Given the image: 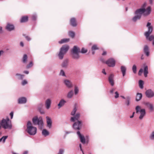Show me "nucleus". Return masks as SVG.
I'll return each mask as SVG.
<instances>
[{
    "label": "nucleus",
    "instance_id": "338daca9",
    "mask_svg": "<svg viewBox=\"0 0 154 154\" xmlns=\"http://www.w3.org/2000/svg\"><path fill=\"white\" fill-rule=\"evenodd\" d=\"M149 2L150 4H152L153 2L152 0H149Z\"/></svg>",
    "mask_w": 154,
    "mask_h": 154
},
{
    "label": "nucleus",
    "instance_id": "f8f14e48",
    "mask_svg": "<svg viewBox=\"0 0 154 154\" xmlns=\"http://www.w3.org/2000/svg\"><path fill=\"white\" fill-rule=\"evenodd\" d=\"M80 52V49L76 46H74L72 50V53H79Z\"/></svg>",
    "mask_w": 154,
    "mask_h": 154
},
{
    "label": "nucleus",
    "instance_id": "6e6d98bb",
    "mask_svg": "<svg viewBox=\"0 0 154 154\" xmlns=\"http://www.w3.org/2000/svg\"><path fill=\"white\" fill-rule=\"evenodd\" d=\"M146 3H144V4L142 6V8H144L146 10L147 9H145V8L146 7Z\"/></svg>",
    "mask_w": 154,
    "mask_h": 154
},
{
    "label": "nucleus",
    "instance_id": "72a5a7b5",
    "mask_svg": "<svg viewBox=\"0 0 154 154\" xmlns=\"http://www.w3.org/2000/svg\"><path fill=\"white\" fill-rule=\"evenodd\" d=\"M16 75L18 76V79H22L24 76V75H21L18 73L16 74Z\"/></svg>",
    "mask_w": 154,
    "mask_h": 154
},
{
    "label": "nucleus",
    "instance_id": "393cba45",
    "mask_svg": "<svg viewBox=\"0 0 154 154\" xmlns=\"http://www.w3.org/2000/svg\"><path fill=\"white\" fill-rule=\"evenodd\" d=\"M121 71L122 73L123 76H124L126 73V69L125 67L123 66H122L121 67Z\"/></svg>",
    "mask_w": 154,
    "mask_h": 154
},
{
    "label": "nucleus",
    "instance_id": "680f3d73",
    "mask_svg": "<svg viewBox=\"0 0 154 154\" xmlns=\"http://www.w3.org/2000/svg\"><path fill=\"white\" fill-rule=\"evenodd\" d=\"M20 45L22 47L23 46V43L22 42H20Z\"/></svg>",
    "mask_w": 154,
    "mask_h": 154
},
{
    "label": "nucleus",
    "instance_id": "6ab92c4d",
    "mask_svg": "<svg viewBox=\"0 0 154 154\" xmlns=\"http://www.w3.org/2000/svg\"><path fill=\"white\" fill-rule=\"evenodd\" d=\"M144 51L147 56H149V48L146 45L144 46Z\"/></svg>",
    "mask_w": 154,
    "mask_h": 154
},
{
    "label": "nucleus",
    "instance_id": "4468645a",
    "mask_svg": "<svg viewBox=\"0 0 154 154\" xmlns=\"http://www.w3.org/2000/svg\"><path fill=\"white\" fill-rule=\"evenodd\" d=\"M80 114L79 113H77L76 114L74 117H72L71 119V121L74 122L75 120H78L79 118L80 117Z\"/></svg>",
    "mask_w": 154,
    "mask_h": 154
},
{
    "label": "nucleus",
    "instance_id": "49530a36",
    "mask_svg": "<svg viewBox=\"0 0 154 154\" xmlns=\"http://www.w3.org/2000/svg\"><path fill=\"white\" fill-rule=\"evenodd\" d=\"M129 100H130V98L129 97H128L127 98V100L126 101V104H127V105L128 106L129 105Z\"/></svg>",
    "mask_w": 154,
    "mask_h": 154
},
{
    "label": "nucleus",
    "instance_id": "8fccbe9b",
    "mask_svg": "<svg viewBox=\"0 0 154 154\" xmlns=\"http://www.w3.org/2000/svg\"><path fill=\"white\" fill-rule=\"evenodd\" d=\"M143 69H140L139 71V72H138V75H141V74H142V73L143 72Z\"/></svg>",
    "mask_w": 154,
    "mask_h": 154
},
{
    "label": "nucleus",
    "instance_id": "c9c22d12",
    "mask_svg": "<svg viewBox=\"0 0 154 154\" xmlns=\"http://www.w3.org/2000/svg\"><path fill=\"white\" fill-rule=\"evenodd\" d=\"M146 105H147V106L149 107V109H150L152 110L153 109V106L152 104H151L150 103H146Z\"/></svg>",
    "mask_w": 154,
    "mask_h": 154
},
{
    "label": "nucleus",
    "instance_id": "bb28decb",
    "mask_svg": "<svg viewBox=\"0 0 154 154\" xmlns=\"http://www.w3.org/2000/svg\"><path fill=\"white\" fill-rule=\"evenodd\" d=\"M14 27L13 24L8 23L6 29H14Z\"/></svg>",
    "mask_w": 154,
    "mask_h": 154
},
{
    "label": "nucleus",
    "instance_id": "f257e3e1",
    "mask_svg": "<svg viewBox=\"0 0 154 154\" xmlns=\"http://www.w3.org/2000/svg\"><path fill=\"white\" fill-rule=\"evenodd\" d=\"M151 11L150 6L148 7L146 10L144 8L138 9L135 11V16L133 18L132 20L133 22H135L137 20L140 19L143 14L145 16H147L150 14Z\"/></svg>",
    "mask_w": 154,
    "mask_h": 154
},
{
    "label": "nucleus",
    "instance_id": "0eeeda50",
    "mask_svg": "<svg viewBox=\"0 0 154 154\" xmlns=\"http://www.w3.org/2000/svg\"><path fill=\"white\" fill-rule=\"evenodd\" d=\"M82 126L81 121H78L75 122L73 124V128L75 130H79Z\"/></svg>",
    "mask_w": 154,
    "mask_h": 154
},
{
    "label": "nucleus",
    "instance_id": "9b49d317",
    "mask_svg": "<svg viewBox=\"0 0 154 154\" xmlns=\"http://www.w3.org/2000/svg\"><path fill=\"white\" fill-rule=\"evenodd\" d=\"M77 134L81 142L83 144L85 143V139L84 136L82 135L79 131H78Z\"/></svg>",
    "mask_w": 154,
    "mask_h": 154
},
{
    "label": "nucleus",
    "instance_id": "58836bf2",
    "mask_svg": "<svg viewBox=\"0 0 154 154\" xmlns=\"http://www.w3.org/2000/svg\"><path fill=\"white\" fill-rule=\"evenodd\" d=\"M147 26L148 27V29H153V26H151V23L149 22H148L147 24Z\"/></svg>",
    "mask_w": 154,
    "mask_h": 154
},
{
    "label": "nucleus",
    "instance_id": "cd10ccee",
    "mask_svg": "<svg viewBox=\"0 0 154 154\" xmlns=\"http://www.w3.org/2000/svg\"><path fill=\"white\" fill-rule=\"evenodd\" d=\"M28 17L27 16L23 17L21 18L20 20V22L21 23H23L26 22L28 21Z\"/></svg>",
    "mask_w": 154,
    "mask_h": 154
},
{
    "label": "nucleus",
    "instance_id": "c756f323",
    "mask_svg": "<svg viewBox=\"0 0 154 154\" xmlns=\"http://www.w3.org/2000/svg\"><path fill=\"white\" fill-rule=\"evenodd\" d=\"M68 60H64L62 63V66L63 67H66L68 65Z\"/></svg>",
    "mask_w": 154,
    "mask_h": 154
},
{
    "label": "nucleus",
    "instance_id": "f03ea898",
    "mask_svg": "<svg viewBox=\"0 0 154 154\" xmlns=\"http://www.w3.org/2000/svg\"><path fill=\"white\" fill-rule=\"evenodd\" d=\"M12 127L11 121L8 117L6 119H3L1 121H0V129L2 127L5 129H11Z\"/></svg>",
    "mask_w": 154,
    "mask_h": 154
},
{
    "label": "nucleus",
    "instance_id": "b1692460",
    "mask_svg": "<svg viewBox=\"0 0 154 154\" xmlns=\"http://www.w3.org/2000/svg\"><path fill=\"white\" fill-rule=\"evenodd\" d=\"M70 24L73 26H75L76 25V23L75 19V18H73L70 20Z\"/></svg>",
    "mask_w": 154,
    "mask_h": 154
},
{
    "label": "nucleus",
    "instance_id": "3c124183",
    "mask_svg": "<svg viewBox=\"0 0 154 154\" xmlns=\"http://www.w3.org/2000/svg\"><path fill=\"white\" fill-rule=\"evenodd\" d=\"M27 82L26 80H24L22 81V85H24L27 84Z\"/></svg>",
    "mask_w": 154,
    "mask_h": 154
},
{
    "label": "nucleus",
    "instance_id": "2eb2a0df",
    "mask_svg": "<svg viewBox=\"0 0 154 154\" xmlns=\"http://www.w3.org/2000/svg\"><path fill=\"white\" fill-rule=\"evenodd\" d=\"M140 115L139 117L140 119H142L145 115L146 112L145 109H141L140 111Z\"/></svg>",
    "mask_w": 154,
    "mask_h": 154
},
{
    "label": "nucleus",
    "instance_id": "e2e57ef3",
    "mask_svg": "<svg viewBox=\"0 0 154 154\" xmlns=\"http://www.w3.org/2000/svg\"><path fill=\"white\" fill-rule=\"evenodd\" d=\"M114 91V89H112L111 90H110V93H112Z\"/></svg>",
    "mask_w": 154,
    "mask_h": 154
},
{
    "label": "nucleus",
    "instance_id": "052dcab7",
    "mask_svg": "<svg viewBox=\"0 0 154 154\" xmlns=\"http://www.w3.org/2000/svg\"><path fill=\"white\" fill-rule=\"evenodd\" d=\"M102 72L103 74H104L105 75H106V72H105V69H103V70H102Z\"/></svg>",
    "mask_w": 154,
    "mask_h": 154
},
{
    "label": "nucleus",
    "instance_id": "0e129e2a",
    "mask_svg": "<svg viewBox=\"0 0 154 154\" xmlns=\"http://www.w3.org/2000/svg\"><path fill=\"white\" fill-rule=\"evenodd\" d=\"M135 113V112H133L132 115L130 117V118H132L134 116V115Z\"/></svg>",
    "mask_w": 154,
    "mask_h": 154
},
{
    "label": "nucleus",
    "instance_id": "ddd939ff",
    "mask_svg": "<svg viewBox=\"0 0 154 154\" xmlns=\"http://www.w3.org/2000/svg\"><path fill=\"white\" fill-rule=\"evenodd\" d=\"M51 100L49 99H47L45 101V105L46 106V108L48 109L49 108L51 103Z\"/></svg>",
    "mask_w": 154,
    "mask_h": 154
},
{
    "label": "nucleus",
    "instance_id": "13d9d810",
    "mask_svg": "<svg viewBox=\"0 0 154 154\" xmlns=\"http://www.w3.org/2000/svg\"><path fill=\"white\" fill-rule=\"evenodd\" d=\"M106 54L107 52L106 51H104L103 52V53L102 54V55L103 56H104L106 55Z\"/></svg>",
    "mask_w": 154,
    "mask_h": 154
},
{
    "label": "nucleus",
    "instance_id": "bf43d9fd",
    "mask_svg": "<svg viewBox=\"0 0 154 154\" xmlns=\"http://www.w3.org/2000/svg\"><path fill=\"white\" fill-rule=\"evenodd\" d=\"M10 115L11 117V119H12L13 116V112H11L10 113Z\"/></svg>",
    "mask_w": 154,
    "mask_h": 154
},
{
    "label": "nucleus",
    "instance_id": "20e7f679",
    "mask_svg": "<svg viewBox=\"0 0 154 154\" xmlns=\"http://www.w3.org/2000/svg\"><path fill=\"white\" fill-rule=\"evenodd\" d=\"M69 48V46L67 45H65L62 46L60 49V52L58 54L59 59L61 60L63 59L64 55L68 51Z\"/></svg>",
    "mask_w": 154,
    "mask_h": 154
},
{
    "label": "nucleus",
    "instance_id": "4d7b16f0",
    "mask_svg": "<svg viewBox=\"0 0 154 154\" xmlns=\"http://www.w3.org/2000/svg\"><path fill=\"white\" fill-rule=\"evenodd\" d=\"M23 35L25 36L24 35ZM25 38H26V39L28 41H29L31 39L30 37L28 36H25Z\"/></svg>",
    "mask_w": 154,
    "mask_h": 154
},
{
    "label": "nucleus",
    "instance_id": "5fc2aeb1",
    "mask_svg": "<svg viewBox=\"0 0 154 154\" xmlns=\"http://www.w3.org/2000/svg\"><path fill=\"white\" fill-rule=\"evenodd\" d=\"M115 94H116L115 96V97L116 98H117L119 97V94L118 92L117 91H116L115 92Z\"/></svg>",
    "mask_w": 154,
    "mask_h": 154
},
{
    "label": "nucleus",
    "instance_id": "e433bc0d",
    "mask_svg": "<svg viewBox=\"0 0 154 154\" xmlns=\"http://www.w3.org/2000/svg\"><path fill=\"white\" fill-rule=\"evenodd\" d=\"M76 105H75L74 106V108L73 109V111L71 113V115L72 116H73L75 115L76 111L77 109L76 108Z\"/></svg>",
    "mask_w": 154,
    "mask_h": 154
},
{
    "label": "nucleus",
    "instance_id": "37998d69",
    "mask_svg": "<svg viewBox=\"0 0 154 154\" xmlns=\"http://www.w3.org/2000/svg\"><path fill=\"white\" fill-rule=\"evenodd\" d=\"M87 50L85 49L84 48H82L81 50V51H80V52L82 53H85L87 52Z\"/></svg>",
    "mask_w": 154,
    "mask_h": 154
},
{
    "label": "nucleus",
    "instance_id": "7ed1b4c3",
    "mask_svg": "<svg viewBox=\"0 0 154 154\" xmlns=\"http://www.w3.org/2000/svg\"><path fill=\"white\" fill-rule=\"evenodd\" d=\"M26 131L30 135H34L37 132V128L36 127L32 125V123L30 121L27 122V125Z\"/></svg>",
    "mask_w": 154,
    "mask_h": 154
},
{
    "label": "nucleus",
    "instance_id": "a211bd4d",
    "mask_svg": "<svg viewBox=\"0 0 154 154\" xmlns=\"http://www.w3.org/2000/svg\"><path fill=\"white\" fill-rule=\"evenodd\" d=\"M47 119V123L48 127L50 128L52 122L50 118L48 116L46 117Z\"/></svg>",
    "mask_w": 154,
    "mask_h": 154
},
{
    "label": "nucleus",
    "instance_id": "9d476101",
    "mask_svg": "<svg viewBox=\"0 0 154 154\" xmlns=\"http://www.w3.org/2000/svg\"><path fill=\"white\" fill-rule=\"evenodd\" d=\"M114 75L113 74H111L109 75L108 78L109 82L112 86H113L114 84Z\"/></svg>",
    "mask_w": 154,
    "mask_h": 154
},
{
    "label": "nucleus",
    "instance_id": "79ce46f5",
    "mask_svg": "<svg viewBox=\"0 0 154 154\" xmlns=\"http://www.w3.org/2000/svg\"><path fill=\"white\" fill-rule=\"evenodd\" d=\"M150 138L152 140H154V131L152 132L150 136Z\"/></svg>",
    "mask_w": 154,
    "mask_h": 154
},
{
    "label": "nucleus",
    "instance_id": "f3484780",
    "mask_svg": "<svg viewBox=\"0 0 154 154\" xmlns=\"http://www.w3.org/2000/svg\"><path fill=\"white\" fill-rule=\"evenodd\" d=\"M26 102V99L25 97H22L18 100V103L20 104L24 103Z\"/></svg>",
    "mask_w": 154,
    "mask_h": 154
},
{
    "label": "nucleus",
    "instance_id": "4be33fe9",
    "mask_svg": "<svg viewBox=\"0 0 154 154\" xmlns=\"http://www.w3.org/2000/svg\"><path fill=\"white\" fill-rule=\"evenodd\" d=\"M65 103H66V101L62 99L60 100L58 105V106H59V108H60Z\"/></svg>",
    "mask_w": 154,
    "mask_h": 154
},
{
    "label": "nucleus",
    "instance_id": "c03bdc74",
    "mask_svg": "<svg viewBox=\"0 0 154 154\" xmlns=\"http://www.w3.org/2000/svg\"><path fill=\"white\" fill-rule=\"evenodd\" d=\"M79 92V89L76 87H75V94H77Z\"/></svg>",
    "mask_w": 154,
    "mask_h": 154
},
{
    "label": "nucleus",
    "instance_id": "ea45409f",
    "mask_svg": "<svg viewBox=\"0 0 154 154\" xmlns=\"http://www.w3.org/2000/svg\"><path fill=\"white\" fill-rule=\"evenodd\" d=\"M8 136H3L0 139V142H1L2 140H3V141L4 142L5 140L7 138Z\"/></svg>",
    "mask_w": 154,
    "mask_h": 154
},
{
    "label": "nucleus",
    "instance_id": "6e6552de",
    "mask_svg": "<svg viewBox=\"0 0 154 154\" xmlns=\"http://www.w3.org/2000/svg\"><path fill=\"white\" fill-rule=\"evenodd\" d=\"M106 63L109 67H114L115 65V61L114 59L110 58L106 61Z\"/></svg>",
    "mask_w": 154,
    "mask_h": 154
},
{
    "label": "nucleus",
    "instance_id": "774afa93",
    "mask_svg": "<svg viewBox=\"0 0 154 154\" xmlns=\"http://www.w3.org/2000/svg\"><path fill=\"white\" fill-rule=\"evenodd\" d=\"M24 73L26 74H28L29 73V72L27 71H25L24 72Z\"/></svg>",
    "mask_w": 154,
    "mask_h": 154
},
{
    "label": "nucleus",
    "instance_id": "423d86ee",
    "mask_svg": "<svg viewBox=\"0 0 154 154\" xmlns=\"http://www.w3.org/2000/svg\"><path fill=\"white\" fill-rule=\"evenodd\" d=\"M152 32V29H148V31L145 33V35L147 39H148L150 41L153 40L152 44L154 45V35H152L149 37Z\"/></svg>",
    "mask_w": 154,
    "mask_h": 154
},
{
    "label": "nucleus",
    "instance_id": "5701e85b",
    "mask_svg": "<svg viewBox=\"0 0 154 154\" xmlns=\"http://www.w3.org/2000/svg\"><path fill=\"white\" fill-rule=\"evenodd\" d=\"M142 95L141 93H137L136 98V100L137 101H138L140 100L142 98Z\"/></svg>",
    "mask_w": 154,
    "mask_h": 154
},
{
    "label": "nucleus",
    "instance_id": "dca6fc26",
    "mask_svg": "<svg viewBox=\"0 0 154 154\" xmlns=\"http://www.w3.org/2000/svg\"><path fill=\"white\" fill-rule=\"evenodd\" d=\"M64 82L68 88H70L72 87V84L70 81L68 80H65L64 81Z\"/></svg>",
    "mask_w": 154,
    "mask_h": 154
},
{
    "label": "nucleus",
    "instance_id": "a18cd8bd",
    "mask_svg": "<svg viewBox=\"0 0 154 154\" xmlns=\"http://www.w3.org/2000/svg\"><path fill=\"white\" fill-rule=\"evenodd\" d=\"M37 18V16L36 14H34L32 15V19L34 20H36Z\"/></svg>",
    "mask_w": 154,
    "mask_h": 154
},
{
    "label": "nucleus",
    "instance_id": "1a4fd4ad",
    "mask_svg": "<svg viewBox=\"0 0 154 154\" xmlns=\"http://www.w3.org/2000/svg\"><path fill=\"white\" fill-rule=\"evenodd\" d=\"M146 96L148 98H151L154 96V93L151 90H147L145 92Z\"/></svg>",
    "mask_w": 154,
    "mask_h": 154
},
{
    "label": "nucleus",
    "instance_id": "864d4df0",
    "mask_svg": "<svg viewBox=\"0 0 154 154\" xmlns=\"http://www.w3.org/2000/svg\"><path fill=\"white\" fill-rule=\"evenodd\" d=\"M32 66V62H31L29 63V64L27 66V68H29L30 67Z\"/></svg>",
    "mask_w": 154,
    "mask_h": 154
},
{
    "label": "nucleus",
    "instance_id": "4c0bfd02",
    "mask_svg": "<svg viewBox=\"0 0 154 154\" xmlns=\"http://www.w3.org/2000/svg\"><path fill=\"white\" fill-rule=\"evenodd\" d=\"M91 49L92 51H94L98 49V48L97 47V46L96 45H94L92 46Z\"/></svg>",
    "mask_w": 154,
    "mask_h": 154
},
{
    "label": "nucleus",
    "instance_id": "2f4dec72",
    "mask_svg": "<svg viewBox=\"0 0 154 154\" xmlns=\"http://www.w3.org/2000/svg\"><path fill=\"white\" fill-rule=\"evenodd\" d=\"M143 82L142 80H140L139 81V86L141 89H143Z\"/></svg>",
    "mask_w": 154,
    "mask_h": 154
},
{
    "label": "nucleus",
    "instance_id": "09e8293b",
    "mask_svg": "<svg viewBox=\"0 0 154 154\" xmlns=\"http://www.w3.org/2000/svg\"><path fill=\"white\" fill-rule=\"evenodd\" d=\"M64 152V150L62 149H60L59 150V152L57 154H63Z\"/></svg>",
    "mask_w": 154,
    "mask_h": 154
},
{
    "label": "nucleus",
    "instance_id": "a19ab883",
    "mask_svg": "<svg viewBox=\"0 0 154 154\" xmlns=\"http://www.w3.org/2000/svg\"><path fill=\"white\" fill-rule=\"evenodd\" d=\"M69 35L72 38H73L75 36V33L73 32H69Z\"/></svg>",
    "mask_w": 154,
    "mask_h": 154
},
{
    "label": "nucleus",
    "instance_id": "de8ad7c7",
    "mask_svg": "<svg viewBox=\"0 0 154 154\" xmlns=\"http://www.w3.org/2000/svg\"><path fill=\"white\" fill-rule=\"evenodd\" d=\"M140 108L139 106H137L136 107V112L137 113L139 111V109H140Z\"/></svg>",
    "mask_w": 154,
    "mask_h": 154
},
{
    "label": "nucleus",
    "instance_id": "603ef678",
    "mask_svg": "<svg viewBox=\"0 0 154 154\" xmlns=\"http://www.w3.org/2000/svg\"><path fill=\"white\" fill-rule=\"evenodd\" d=\"M60 74L63 76L65 75V73H64V72L63 71V70H61L60 73Z\"/></svg>",
    "mask_w": 154,
    "mask_h": 154
},
{
    "label": "nucleus",
    "instance_id": "a878e982",
    "mask_svg": "<svg viewBox=\"0 0 154 154\" xmlns=\"http://www.w3.org/2000/svg\"><path fill=\"white\" fill-rule=\"evenodd\" d=\"M69 41V38H64L61 39L60 41L59 42V43L60 44H62L64 43L67 42Z\"/></svg>",
    "mask_w": 154,
    "mask_h": 154
},
{
    "label": "nucleus",
    "instance_id": "39448f33",
    "mask_svg": "<svg viewBox=\"0 0 154 154\" xmlns=\"http://www.w3.org/2000/svg\"><path fill=\"white\" fill-rule=\"evenodd\" d=\"M32 121L33 123L35 125H38L39 128L40 129H42V127L43 125V120L42 118L39 117V118H38L37 117H36L33 118Z\"/></svg>",
    "mask_w": 154,
    "mask_h": 154
},
{
    "label": "nucleus",
    "instance_id": "69168bd1",
    "mask_svg": "<svg viewBox=\"0 0 154 154\" xmlns=\"http://www.w3.org/2000/svg\"><path fill=\"white\" fill-rule=\"evenodd\" d=\"M79 147H80V150L81 151H82V146H81V144H79Z\"/></svg>",
    "mask_w": 154,
    "mask_h": 154
},
{
    "label": "nucleus",
    "instance_id": "f704fd0d",
    "mask_svg": "<svg viewBox=\"0 0 154 154\" xmlns=\"http://www.w3.org/2000/svg\"><path fill=\"white\" fill-rule=\"evenodd\" d=\"M132 70L134 73H136L137 72V67L135 65H134L132 67Z\"/></svg>",
    "mask_w": 154,
    "mask_h": 154
},
{
    "label": "nucleus",
    "instance_id": "aec40b11",
    "mask_svg": "<svg viewBox=\"0 0 154 154\" xmlns=\"http://www.w3.org/2000/svg\"><path fill=\"white\" fill-rule=\"evenodd\" d=\"M72 58L74 59H78L80 57L79 53H72Z\"/></svg>",
    "mask_w": 154,
    "mask_h": 154
},
{
    "label": "nucleus",
    "instance_id": "c85d7f7f",
    "mask_svg": "<svg viewBox=\"0 0 154 154\" xmlns=\"http://www.w3.org/2000/svg\"><path fill=\"white\" fill-rule=\"evenodd\" d=\"M42 133V135L45 136H47L49 134L48 131L45 129L43 130Z\"/></svg>",
    "mask_w": 154,
    "mask_h": 154
},
{
    "label": "nucleus",
    "instance_id": "7c9ffc66",
    "mask_svg": "<svg viewBox=\"0 0 154 154\" xmlns=\"http://www.w3.org/2000/svg\"><path fill=\"white\" fill-rule=\"evenodd\" d=\"M73 92L72 90L69 91L67 97L69 98H71L73 96Z\"/></svg>",
    "mask_w": 154,
    "mask_h": 154
},
{
    "label": "nucleus",
    "instance_id": "473e14b6",
    "mask_svg": "<svg viewBox=\"0 0 154 154\" xmlns=\"http://www.w3.org/2000/svg\"><path fill=\"white\" fill-rule=\"evenodd\" d=\"M27 59V56L26 54H24L23 58V63L26 62Z\"/></svg>",
    "mask_w": 154,
    "mask_h": 154
},
{
    "label": "nucleus",
    "instance_id": "412c9836",
    "mask_svg": "<svg viewBox=\"0 0 154 154\" xmlns=\"http://www.w3.org/2000/svg\"><path fill=\"white\" fill-rule=\"evenodd\" d=\"M148 73V67L147 66H145L144 70V76L146 77H147V74Z\"/></svg>",
    "mask_w": 154,
    "mask_h": 154
}]
</instances>
